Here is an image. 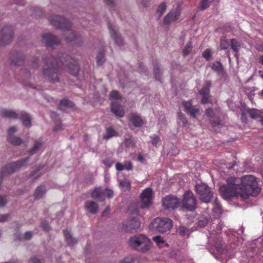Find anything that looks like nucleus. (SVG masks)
Wrapping results in <instances>:
<instances>
[{
    "label": "nucleus",
    "mask_w": 263,
    "mask_h": 263,
    "mask_svg": "<svg viewBox=\"0 0 263 263\" xmlns=\"http://www.w3.org/2000/svg\"><path fill=\"white\" fill-rule=\"evenodd\" d=\"M219 192L225 199L234 197L247 199L250 196H256L260 192L256 178L252 175H245L240 178H230L226 184L220 186Z\"/></svg>",
    "instance_id": "obj_1"
},
{
    "label": "nucleus",
    "mask_w": 263,
    "mask_h": 263,
    "mask_svg": "<svg viewBox=\"0 0 263 263\" xmlns=\"http://www.w3.org/2000/svg\"><path fill=\"white\" fill-rule=\"evenodd\" d=\"M209 241H213L214 243V245L209 249V251L215 258L227 259L233 255V250H231L227 246L223 248V245L220 239H217L215 241L211 236Z\"/></svg>",
    "instance_id": "obj_2"
},
{
    "label": "nucleus",
    "mask_w": 263,
    "mask_h": 263,
    "mask_svg": "<svg viewBox=\"0 0 263 263\" xmlns=\"http://www.w3.org/2000/svg\"><path fill=\"white\" fill-rule=\"evenodd\" d=\"M128 243L133 249L142 252L148 250L151 245L149 239L142 234L136 235L130 237Z\"/></svg>",
    "instance_id": "obj_3"
},
{
    "label": "nucleus",
    "mask_w": 263,
    "mask_h": 263,
    "mask_svg": "<svg viewBox=\"0 0 263 263\" xmlns=\"http://www.w3.org/2000/svg\"><path fill=\"white\" fill-rule=\"evenodd\" d=\"M172 221L167 218H156L150 224L149 228L152 231L159 233L166 232L172 228Z\"/></svg>",
    "instance_id": "obj_4"
},
{
    "label": "nucleus",
    "mask_w": 263,
    "mask_h": 263,
    "mask_svg": "<svg viewBox=\"0 0 263 263\" xmlns=\"http://www.w3.org/2000/svg\"><path fill=\"white\" fill-rule=\"evenodd\" d=\"M121 96L118 91H112L109 95L111 101V110L117 117H122L124 115V109L119 104Z\"/></svg>",
    "instance_id": "obj_5"
},
{
    "label": "nucleus",
    "mask_w": 263,
    "mask_h": 263,
    "mask_svg": "<svg viewBox=\"0 0 263 263\" xmlns=\"http://www.w3.org/2000/svg\"><path fill=\"white\" fill-rule=\"evenodd\" d=\"M195 190L199 195L200 199L205 202H210L213 197V193L208 185L204 183L197 184Z\"/></svg>",
    "instance_id": "obj_6"
},
{
    "label": "nucleus",
    "mask_w": 263,
    "mask_h": 263,
    "mask_svg": "<svg viewBox=\"0 0 263 263\" xmlns=\"http://www.w3.org/2000/svg\"><path fill=\"white\" fill-rule=\"evenodd\" d=\"M181 204L182 207L187 211H192L196 209L197 201L192 192L186 191L184 193Z\"/></svg>",
    "instance_id": "obj_7"
},
{
    "label": "nucleus",
    "mask_w": 263,
    "mask_h": 263,
    "mask_svg": "<svg viewBox=\"0 0 263 263\" xmlns=\"http://www.w3.org/2000/svg\"><path fill=\"white\" fill-rule=\"evenodd\" d=\"M154 198L153 190L150 187L144 189L140 195V205L142 208L148 207Z\"/></svg>",
    "instance_id": "obj_8"
},
{
    "label": "nucleus",
    "mask_w": 263,
    "mask_h": 263,
    "mask_svg": "<svg viewBox=\"0 0 263 263\" xmlns=\"http://www.w3.org/2000/svg\"><path fill=\"white\" fill-rule=\"evenodd\" d=\"M113 191L108 188L104 190L99 187L96 188L91 194V197L92 198L97 199L100 201H103L105 197L110 198L113 197Z\"/></svg>",
    "instance_id": "obj_9"
},
{
    "label": "nucleus",
    "mask_w": 263,
    "mask_h": 263,
    "mask_svg": "<svg viewBox=\"0 0 263 263\" xmlns=\"http://www.w3.org/2000/svg\"><path fill=\"white\" fill-rule=\"evenodd\" d=\"M180 204L179 199L172 195L167 196L162 200L164 208L168 210L176 209Z\"/></svg>",
    "instance_id": "obj_10"
},
{
    "label": "nucleus",
    "mask_w": 263,
    "mask_h": 263,
    "mask_svg": "<svg viewBox=\"0 0 263 263\" xmlns=\"http://www.w3.org/2000/svg\"><path fill=\"white\" fill-rule=\"evenodd\" d=\"M181 13V7L178 5L175 9L171 11L164 17L163 23L168 25L178 20Z\"/></svg>",
    "instance_id": "obj_11"
},
{
    "label": "nucleus",
    "mask_w": 263,
    "mask_h": 263,
    "mask_svg": "<svg viewBox=\"0 0 263 263\" xmlns=\"http://www.w3.org/2000/svg\"><path fill=\"white\" fill-rule=\"evenodd\" d=\"M182 105L184 107V111L189 114L191 117L195 118L200 114L199 107L197 106H193L192 105V101H183L182 102Z\"/></svg>",
    "instance_id": "obj_12"
},
{
    "label": "nucleus",
    "mask_w": 263,
    "mask_h": 263,
    "mask_svg": "<svg viewBox=\"0 0 263 263\" xmlns=\"http://www.w3.org/2000/svg\"><path fill=\"white\" fill-rule=\"evenodd\" d=\"M211 86V83L210 81H206L199 93L202 96L201 102L203 104L210 103V96L209 95L210 88Z\"/></svg>",
    "instance_id": "obj_13"
},
{
    "label": "nucleus",
    "mask_w": 263,
    "mask_h": 263,
    "mask_svg": "<svg viewBox=\"0 0 263 263\" xmlns=\"http://www.w3.org/2000/svg\"><path fill=\"white\" fill-rule=\"evenodd\" d=\"M108 27L110 31V35L115 41V42L117 45L120 46L123 44V40L121 36L118 34L117 30L115 28L113 27L110 24L108 25Z\"/></svg>",
    "instance_id": "obj_14"
},
{
    "label": "nucleus",
    "mask_w": 263,
    "mask_h": 263,
    "mask_svg": "<svg viewBox=\"0 0 263 263\" xmlns=\"http://www.w3.org/2000/svg\"><path fill=\"white\" fill-rule=\"evenodd\" d=\"M43 41L48 46H53L57 44L59 40L57 37L51 34H44L42 37Z\"/></svg>",
    "instance_id": "obj_15"
},
{
    "label": "nucleus",
    "mask_w": 263,
    "mask_h": 263,
    "mask_svg": "<svg viewBox=\"0 0 263 263\" xmlns=\"http://www.w3.org/2000/svg\"><path fill=\"white\" fill-rule=\"evenodd\" d=\"M44 74L48 77V79L51 81L55 82L58 80V76L54 67H51L48 69H44Z\"/></svg>",
    "instance_id": "obj_16"
},
{
    "label": "nucleus",
    "mask_w": 263,
    "mask_h": 263,
    "mask_svg": "<svg viewBox=\"0 0 263 263\" xmlns=\"http://www.w3.org/2000/svg\"><path fill=\"white\" fill-rule=\"evenodd\" d=\"M28 159H25L21 161H18L15 162L13 163L9 164L7 169L8 170V172L9 173H11L16 171L17 168H20L22 166L24 165L25 163L27 162Z\"/></svg>",
    "instance_id": "obj_17"
},
{
    "label": "nucleus",
    "mask_w": 263,
    "mask_h": 263,
    "mask_svg": "<svg viewBox=\"0 0 263 263\" xmlns=\"http://www.w3.org/2000/svg\"><path fill=\"white\" fill-rule=\"evenodd\" d=\"M86 210L90 213L95 214L98 211V206L97 204L91 201H88L85 204Z\"/></svg>",
    "instance_id": "obj_18"
},
{
    "label": "nucleus",
    "mask_w": 263,
    "mask_h": 263,
    "mask_svg": "<svg viewBox=\"0 0 263 263\" xmlns=\"http://www.w3.org/2000/svg\"><path fill=\"white\" fill-rule=\"evenodd\" d=\"M2 116L8 118L16 119L18 115L14 110L11 109H4L1 111Z\"/></svg>",
    "instance_id": "obj_19"
},
{
    "label": "nucleus",
    "mask_w": 263,
    "mask_h": 263,
    "mask_svg": "<svg viewBox=\"0 0 263 263\" xmlns=\"http://www.w3.org/2000/svg\"><path fill=\"white\" fill-rule=\"evenodd\" d=\"M140 227V222L138 219H132L128 222L126 229L128 230H136Z\"/></svg>",
    "instance_id": "obj_20"
},
{
    "label": "nucleus",
    "mask_w": 263,
    "mask_h": 263,
    "mask_svg": "<svg viewBox=\"0 0 263 263\" xmlns=\"http://www.w3.org/2000/svg\"><path fill=\"white\" fill-rule=\"evenodd\" d=\"M131 121L136 126H141L143 124V120L136 114H131Z\"/></svg>",
    "instance_id": "obj_21"
},
{
    "label": "nucleus",
    "mask_w": 263,
    "mask_h": 263,
    "mask_svg": "<svg viewBox=\"0 0 263 263\" xmlns=\"http://www.w3.org/2000/svg\"><path fill=\"white\" fill-rule=\"evenodd\" d=\"M133 166L130 162H125L123 164L117 163L116 164V168L117 171H122L123 170H130Z\"/></svg>",
    "instance_id": "obj_22"
},
{
    "label": "nucleus",
    "mask_w": 263,
    "mask_h": 263,
    "mask_svg": "<svg viewBox=\"0 0 263 263\" xmlns=\"http://www.w3.org/2000/svg\"><path fill=\"white\" fill-rule=\"evenodd\" d=\"M20 116L22 118L23 124L27 127L31 126V120L29 115L26 112H21Z\"/></svg>",
    "instance_id": "obj_23"
},
{
    "label": "nucleus",
    "mask_w": 263,
    "mask_h": 263,
    "mask_svg": "<svg viewBox=\"0 0 263 263\" xmlns=\"http://www.w3.org/2000/svg\"><path fill=\"white\" fill-rule=\"evenodd\" d=\"M119 263H142V261L137 257L128 256L121 260Z\"/></svg>",
    "instance_id": "obj_24"
},
{
    "label": "nucleus",
    "mask_w": 263,
    "mask_h": 263,
    "mask_svg": "<svg viewBox=\"0 0 263 263\" xmlns=\"http://www.w3.org/2000/svg\"><path fill=\"white\" fill-rule=\"evenodd\" d=\"M249 116L253 119H257L261 117L262 111L256 109H249L248 110Z\"/></svg>",
    "instance_id": "obj_25"
},
{
    "label": "nucleus",
    "mask_w": 263,
    "mask_h": 263,
    "mask_svg": "<svg viewBox=\"0 0 263 263\" xmlns=\"http://www.w3.org/2000/svg\"><path fill=\"white\" fill-rule=\"evenodd\" d=\"M63 233L65 239L69 246H72L76 243L77 241L72 238L70 232L68 230H64Z\"/></svg>",
    "instance_id": "obj_26"
},
{
    "label": "nucleus",
    "mask_w": 263,
    "mask_h": 263,
    "mask_svg": "<svg viewBox=\"0 0 263 263\" xmlns=\"http://www.w3.org/2000/svg\"><path fill=\"white\" fill-rule=\"evenodd\" d=\"M68 68L69 70V72L73 75H76L79 70V66L74 61H72L68 65Z\"/></svg>",
    "instance_id": "obj_27"
},
{
    "label": "nucleus",
    "mask_w": 263,
    "mask_h": 263,
    "mask_svg": "<svg viewBox=\"0 0 263 263\" xmlns=\"http://www.w3.org/2000/svg\"><path fill=\"white\" fill-rule=\"evenodd\" d=\"M213 216L216 217H219L221 213V209L220 204L216 200L213 208Z\"/></svg>",
    "instance_id": "obj_28"
},
{
    "label": "nucleus",
    "mask_w": 263,
    "mask_h": 263,
    "mask_svg": "<svg viewBox=\"0 0 263 263\" xmlns=\"http://www.w3.org/2000/svg\"><path fill=\"white\" fill-rule=\"evenodd\" d=\"M46 193V189L44 186L38 187L35 192L34 196L36 199H40Z\"/></svg>",
    "instance_id": "obj_29"
},
{
    "label": "nucleus",
    "mask_w": 263,
    "mask_h": 263,
    "mask_svg": "<svg viewBox=\"0 0 263 263\" xmlns=\"http://www.w3.org/2000/svg\"><path fill=\"white\" fill-rule=\"evenodd\" d=\"M166 9V4L165 3L163 2L161 3L158 7L156 12V15L158 16V17L159 18L165 12Z\"/></svg>",
    "instance_id": "obj_30"
},
{
    "label": "nucleus",
    "mask_w": 263,
    "mask_h": 263,
    "mask_svg": "<svg viewBox=\"0 0 263 263\" xmlns=\"http://www.w3.org/2000/svg\"><path fill=\"white\" fill-rule=\"evenodd\" d=\"M73 105L72 102L67 99H63L60 102V107L61 109H64L65 107H72Z\"/></svg>",
    "instance_id": "obj_31"
},
{
    "label": "nucleus",
    "mask_w": 263,
    "mask_h": 263,
    "mask_svg": "<svg viewBox=\"0 0 263 263\" xmlns=\"http://www.w3.org/2000/svg\"><path fill=\"white\" fill-rule=\"evenodd\" d=\"M117 133L111 128L106 129V134L104 135L103 138L105 139H109L114 136H116Z\"/></svg>",
    "instance_id": "obj_32"
},
{
    "label": "nucleus",
    "mask_w": 263,
    "mask_h": 263,
    "mask_svg": "<svg viewBox=\"0 0 263 263\" xmlns=\"http://www.w3.org/2000/svg\"><path fill=\"white\" fill-rule=\"evenodd\" d=\"M119 185L122 190L127 191L130 189V185L128 180L125 179L119 181Z\"/></svg>",
    "instance_id": "obj_33"
},
{
    "label": "nucleus",
    "mask_w": 263,
    "mask_h": 263,
    "mask_svg": "<svg viewBox=\"0 0 263 263\" xmlns=\"http://www.w3.org/2000/svg\"><path fill=\"white\" fill-rule=\"evenodd\" d=\"M211 68L213 70L219 73L222 72V64L219 62H215L213 63L211 66Z\"/></svg>",
    "instance_id": "obj_34"
},
{
    "label": "nucleus",
    "mask_w": 263,
    "mask_h": 263,
    "mask_svg": "<svg viewBox=\"0 0 263 263\" xmlns=\"http://www.w3.org/2000/svg\"><path fill=\"white\" fill-rule=\"evenodd\" d=\"M178 232L182 236L188 237L192 231L184 227H180L178 229Z\"/></svg>",
    "instance_id": "obj_35"
},
{
    "label": "nucleus",
    "mask_w": 263,
    "mask_h": 263,
    "mask_svg": "<svg viewBox=\"0 0 263 263\" xmlns=\"http://www.w3.org/2000/svg\"><path fill=\"white\" fill-rule=\"evenodd\" d=\"M213 0H202L198 7L200 10H203L208 8Z\"/></svg>",
    "instance_id": "obj_36"
},
{
    "label": "nucleus",
    "mask_w": 263,
    "mask_h": 263,
    "mask_svg": "<svg viewBox=\"0 0 263 263\" xmlns=\"http://www.w3.org/2000/svg\"><path fill=\"white\" fill-rule=\"evenodd\" d=\"M8 141L9 142L14 145H20L22 142V140L20 138L14 136H10V137H8Z\"/></svg>",
    "instance_id": "obj_37"
},
{
    "label": "nucleus",
    "mask_w": 263,
    "mask_h": 263,
    "mask_svg": "<svg viewBox=\"0 0 263 263\" xmlns=\"http://www.w3.org/2000/svg\"><path fill=\"white\" fill-rule=\"evenodd\" d=\"M231 45L232 49L236 52L238 51L240 47V44L235 39L231 40Z\"/></svg>",
    "instance_id": "obj_38"
},
{
    "label": "nucleus",
    "mask_w": 263,
    "mask_h": 263,
    "mask_svg": "<svg viewBox=\"0 0 263 263\" xmlns=\"http://www.w3.org/2000/svg\"><path fill=\"white\" fill-rule=\"evenodd\" d=\"M230 46L229 42L225 39H221L220 48L221 50L227 49Z\"/></svg>",
    "instance_id": "obj_39"
},
{
    "label": "nucleus",
    "mask_w": 263,
    "mask_h": 263,
    "mask_svg": "<svg viewBox=\"0 0 263 263\" xmlns=\"http://www.w3.org/2000/svg\"><path fill=\"white\" fill-rule=\"evenodd\" d=\"M192 45L191 43H187L183 50V54L186 55L189 54L192 50Z\"/></svg>",
    "instance_id": "obj_40"
},
{
    "label": "nucleus",
    "mask_w": 263,
    "mask_h": 263,
    "mask_svg": "<svg viewBox=\"0 0 263 263\" xmlns=\"http://www.w3.org/2000/svg\"><path fill=\"white\" fill-rule=\"evenodd\" d=\"M154 241L157 243L158 245L161 247L164 244V241L162 237L160 236H157L153 238Z\"/></svg>",
    "instance_id": "obj_41"
},
{
    "label": "nucleus",
    "mask_w": 263,
    "mask_h": 263,
    "mask_svg": "<svg viewBox=\"0 0 263 263\" xmlns=\"http://www.w3.org/2000/svg\"><path fill=\"white\" fill-rule=\"evenodd\" d=\"M152 139V144L155 146H157V145L160 142V138L157 135H153L151 137Z\"/></svg>",
    "instance_id": "obj_42"
},
{
    "label": "nucleus",
    "mask_w": 263,
    "mask_h": 263,
    "mask_svg": "<svg viewBox=\"0 0 263 263\" xmlns=\"http://www.w3.org/2000/svg\"><path fill=\"white\" fill-rule=\"evenodd\" d=\"M42 145V143L37 142L35 143L32 149L29 152V153L32 155Z\"/></svg>",
    "instance_id": "obj_43"
},
{
    "label": "nucleus",
    "mask_w": 263,
    "mask_h": 263,
    "mask_svg": "<svg viewBox=\"0 0 263 263\" xmlns=\"http://www.w3.org/2000/svg\"><path fill=\"white\" fill-rule=\"evenodd\" d=\"M178 116L180 121L182 122L184 125H186L187 124V119L182 113L179 112Z\"/></svg>",
    "instance_id": "obj_44"
},
{
    "label": "nucleus",
    "mask_w": 263,
    "mask_h": 263,
    "mask_svg": "<svg viewBox=\"0 0 263 263\" xmlns=\"http://www.w3.org/2000/svg\"><path fill=\"white\" fill-rule=\"evenodd\" d=\"M203 57L207 60H209L211 57V50L209 49H206L202 53Z\"/></svg>",
    "instance_id": "obj_45"
},
{
    "label": "nucleus",
    "mask_w": 263,
    "mask_h": 263,
    "mask_svg": "<svg viewBox=\"0 0 263 263\" xmlns=\"http://www.w3.org/2000/svg\"><path fill=\"white\" fill-rule=\"evenodd\" d=\"M97 62L98 64L101 65L104 62V54L103 52H100L97 55Z\"/></svg>",
    "instance_id": "obj_46"
},
{
    "label": "nucleus",
    "mask_w": 263,
    "mask_h": 263,
    "mask_svg": "<svg viewBox=\"0 0 263 263\" xmlns=\"http://www.w3.org/2000/svg\"><path fill=\"white\" fill-rule=\"evenodd\" d=\"M103 163L107 167H110L114 163V161L110 158H106L103 161Z\"/></svg>",
    "instance_id": "obj_47"
},
{
    "label": "nucleus",
    "mask_w": 263,
    "mask_h": 263,
    "mask_svg": "<svg viewBox=\"0 0 263 263\" xmlns=\"http://www.w3.org/2000/svg\"><path fill=\"white\" fill-rule=\"evenodd\" d=\"M17 131V128L15 127H11L8 130V137L13 136L12 135Z\"/></svg>",
    "instance_id": "obj_48"
},
{
    "label": "nucleus",
    "mask_w": 263,
    "mask_h": 263,
    "mask_svg": "<svg viewBox=\"0 0 263 263\" xmlns=\"http://www.w3.org/2000/svg\"><path fill=\"white\" fill-rule=\"evenodd\" d=\"M59 21L60 22L59 23L58 25H57L55 22H53L52 23L54 26H57V27H59L60 28H63L64 24H65V21L63 20L61 18H60V20Z\"/></svg>",
    "instance_id": "obj_49"
},
{
    "label": "nucleus",
    "mask_w": 263,
    "mask_h": 263,
    "mask_svg": "<svg viewBox=\"0 0 263 263\" xmlns=\"http://www.w3.org/2000/svg\"><path fill=\"white\" fill-rule=\"evenodd\" d=\"M205 114L207 116L212 117L214 115V111L212 108H208L205 110Z\"/></svg>",
    "instance_id": "obj_50"
},
{
    "label": "nucleus",
    "mask_w": 263,
    "mask_h": 263,
    "mask_svg": "<svg viewBox=\"0 0 263 263\" xmlns=\"http://www.w3.org/2000/svg\"><path fill=\"white\" fill-rule=\"evenodd\" d=\"M31 237L32 233L30 232H26L24 235V239L27 240L30 239Z\"/></svg>",
    "instance_id": "obj_51"
},
{
    "label": "nucleus",
    "mask_w": 263,
    "mask_h": 263,
    "mask_svg": "<svg viewBox=\"0 0 263 263\" xmlns=\"http://www.w3.org/2000/svg\"><path fill=\"white\" fill-rule=\"evenodd\" d=\"M6 202L5 197L0 196V206H4Z\"/></svg>",
    "instance_id": "obj_52"
},
{
    "label": "nucleus",
    "mask_w": 263,
    "mask_h": 263,
    "mask_svg": "<svg viewBox=\"0 0 263 263\" xmlns=\"http://www.w3.org/2000/svg\"><path fill=\"white\" fill-rule=\"evenodd\" d=\"M207 222H208L207 219H205V220H199L198 221L199 225L201 227L205 226L207 224Z\"/></svg>",
    "instance_id": "obj_53"
},
{
    "label": "nucleus",
    "mask_w": 263,
    "mask_h": 263,
    "mask_svg": "<svg viewBox=\"0 0 263 263\" xmlns=\"http://www.w3.org/2000/svg\"><path fill=\"white\" fill-rule=\"evenodd\" d=\"M160 72V69L157 67L154 69V73H155V77L157 79H159V73Z\"/></svg>",
    "instance_id": "obj_54"
},
{
    "label": "nucleus",
    "mask_w": 263,
    "mask_h": 263,
    "mask_svg": "<svg viewBox=\"0 0 263 263\" xmlns=\"http://www.w3.org/2000/svg\"><path fill=\"white\" fill-rule=\"evenodd\" d=\"M149 2L150 0H141V3L143 6L147 7L148 6Z\"/></svg>",
    "instance_id": "obj_55"
},
{
    "label": "nucleus",
    "mask_w": 263,
    "mask_h": 263,
    "mask_svg": "<svg viewBox=\"0 0 263 263\" xmlns=\"http://www.w3.org/2000/svg\"><path fill=\"white\" fill-rule=\"evenodd\" d=\"M8 218L6 215H0V222L5 221Z\"/></svg>",
    "instance_id": "obj_56"
},
{
    "label": "nucleus",
    "mask_w": 263,
    "mask_h": 263,
    "mask_svg": "<svg viewBox=\"0 0 263 263\" xmlns=\"http://www.w3.org/2000/svg\"><path fill=\"white\" fill-rule=\"evenodd\" d=\"M42 226L43 228L45 230L48 231L49 230V226L47 223H43Z\"/></svg>",
    "instance_id": "obj_57"
},
{
    "label": "nucleus",
    "mask_w": 263,
    "mask_h": 263,
    "mask_svg": "<svg viewBox=\"0 0 263 263\" xmlns=\"http://www.w3.org/2000/svg\"><path fill=\"white\" fill-rule=\"evenodd\" d=\"M108 5H112L114 4V0H104Z\"/></svg>",
    "instance_id": "obj_58"
},
{
    "label": "nucleus",
    "mask_w": 263,
    "mask_h": 263,
    "mask_svg": "<svg viewBox=\"0 0 263 263\" xmlns=\"http://www.w3.org/2000/svg\"><path fill=\"white\" fill-rule=\"evenodd\" d=\"M61 128V124H59L56 125L54 127V130H58L60 129Z\"/></svg>",
    "instance_id": "obj_59"
},
{
    "label": "nucleus",
    "mask_w": 263,
    "mask_h": 263,
    "mask_svg": "<svg viewBox=\"0 0 263 263\" xmlns=\"http://www.w3.org/2000/svg\"><path fill=\"white\" fill-rule=\"evenodd\" d=\"M259 62L261 64H263V55L260 57Z\"/></svg>",
    "instance_id": "obj_60"
},
{
    "label": "nucleus",
    "mask_w": 263,
    "mask_h": 263,
    "mask_svg": "<svg viewBox=\"0 0 263 263\" xmlns=\"http://www.w3.org/2000/svg\"><path fill=\"white\" fill-rule=\"evenodd\" d=\"M108 211H109V209H107V208H106V209L104 210V211L103 212L102 214H103V215H104L105 214V213H107V212H108Z\"/></svg>",
    "instance_id": "obj_61"
},
{
    "label": "nucleus",
    "mask_w": 263,
    "mask_h": 263,
    "mask_svg": "<svg viewBox=\"0 0 263 263\" xmlns=\"http://www.w3.org/2000/svg\"><path fill=\"white\" fill-rule=\"evenodd\" d=\"M7 35H8V36L10 38L12 37V34L10 32H8Z\"/></svg>",
    "instance_id": "obj_62"
},
{
    "label": "nucleus",
    "mask_w": 263,
    "mask_h": 263,
    "mask_svg": "<svg viewBox=\"0 0 263 263\" xmlns=\"http://www.w3.org/2000/svg\"><path fill=\"white\" fill-rule=\"evenodd\" d=\"M260 122L262 125H263V118H262L260 120Z\"/></svg>",
    "instance_id": "obj_63"
},
{
    "label": "nucleus",
    "mask_w": 263,
    "mask_h": 263,
    "mask_svg": "<svg viewBox=\"0 0 263 263\" xmlns=\"http://www.w3.org/2000/svg\"><path fill=\"white\" fill-rule=\"evenodd\" d=\"M142 159H143V158H142V157L141 156H139V157H138V159H139V160H142Z\"/></svg>",
    "instance_id": "obj_64"
}]
</instances>
